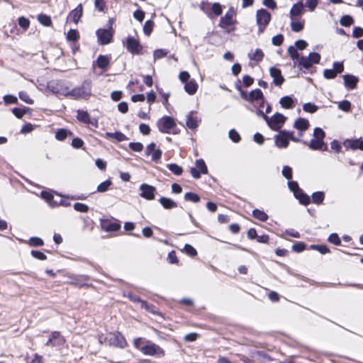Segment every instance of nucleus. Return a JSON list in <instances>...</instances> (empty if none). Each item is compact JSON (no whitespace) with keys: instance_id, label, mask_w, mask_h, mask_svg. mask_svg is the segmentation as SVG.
<instances>
[{"instance_id":"obj_1","label":"nucleus","mask_w":363,"mask_h":363,"mask_svg":"<svg viewBox=\"0 0 363 363\" xmlns=\"http://www.w3.org/2000/svg\"><path fill=\"white\" fill-rule=\"evenodd\" d=\"M133 345L145 355L162 357L165 354L164 350L160 346L141 337L135 339Z\"/></svg>"},{"instance_id":"obj_2","label":"nucleus","mask_w":363,"mask_h":363,"mask_svg":"<svg viewBox=\"0 0 363 363\" xmlns=\"http://www.w3.org/2000/svg\"><path fill=\"white\" fill-rule=\"evenodd\" d=\"M61 94L72 99H86L91 94V82L85 80L80 86L75 87L71 91H68V89L63 90Z\"/></svg>"},{"instance_id":"obj_3","label":"nucleus","mask_w":363,"mask_h":363,"mask_svg":"<svg viewBox=\"0 0 363 363\" xmlns=\"http://www.w3.org/2000/svg\"><path fill=\"white\" fill-rule=\"evenodd\" d=\"M157 127L162 133L177 134V124L173 118L165 116L160 118L157 122Z\"/></svg>"},{"instance_id":"obj_4","label":"nucleus","mask_w":363,"mask_h":363,"mask_svg":"<svg viewBox=\"0 0 363 363\" xmlns=\"http://www.w3.org/2000/svg\"><path fill=\"white\" fill-rule=\"evenodd\" d=\"M272 19L271 14L264 9H261L256 12V23L258 26V33H262Z\"/></svg>"},{"instance_id":"obj_5","label":"nucleus","mask_w":363,"mask_h":363,"mask_svg":"<svg viewBox=\"0 0 363 363\" xmlns=\"http://www.w3.org/2000/svg\"><path fill=\"white\" fill-rule=\"evenodd\" d=\"M264 121L272 130L278 131L285 123L286 117L280 113H276L272 117L264 116Z\"/></svg>"},{"instance_id":"obj_6","label":"nucleus","mask_w":363,"mask_h":363,"mask_svg":"<svg viewBox=\"0 0 363 363\" xmlns=\"http://www.w3.org/2000/svg\"><path fill=\"white\" fill-rule=\"evenodd\" d=\"M113 19H109V29H98L96 32L98 40L101 45H107L112 41L113 33L111 31Z\"/></svg>"},{"instance_id":"obj_7","label":"nucleus","mask_w":363,"mask_h":363,"mask_svg":"<svg viewBox=\"0 0 363 363\" xmlns=\"http://www.w3.org/2000/svg\"><path fill=\"white\" fill-rule=\"evenodd\" d=\"M105 341L111 346L124 348L127 345V342L123 335L118 332H115L109 334L106 338Z\"/></svg>"},{"instance_id":"obj_8","label":"nucleus","mask_w":363,"mask_h":363,"mask_svg":"<svg viewBox=\"0 0 363 363\" xmlns=\"http://www.w3.org/2000/svg\"><path fill=\"white\" fill-rule=\"evenodd\" d=\"M195 165V167H191L190 169L191 176L194 179H199L202 174H206L208 173V168L203 159L196 160Z\"/></svg>"},{"instance_id":"obj_9","label":"nucleus","mask_w":363,"mask_h":363,"mask_svg":"<svg viewBox=\"0 0 363 363\" xmlns=\"http://www.w3.org/2000/svg\"><path fill=\"white\" fill-rule=\"evenodd\" d=\"M289 135H291V131L279 130V134L274 136L276 146L279 148L287 147L289 143Z\"/></svg>"},{"instance_id":"obj_10","label":"nucleus","mask_w":363,"mask_h":363,"mask_svg":"<svg viewBox=\"0 0 363 363\" xmlns=\"http://www.w3.org/2000/svg\"><path fill=\"white\" fill-rule=\"evenodd\" d=\"M235 11L233 7H230L224 16L220 18L219 26L225 28L230 26L234 25L236 21L234 19Z\"/></svg>"},{"instance_id":"obj_11","label":"nucleus","mask_w":363,"mask_h":363,"mask_svg":"<svg viewBox=\"0 0 363 363\" xmlns=\"http://www.w3.org/2000/svg\"><path fill=\"white\" fill-rule=\"evenodd\" d=\"M100 225L102 230L108 233L117 232L121 229V224L111 219H101Z\"/></svg>"},{"instance_id":"obj_12","label":"nucleus","mask_w":363,"mask_h":363,"mask_svg":"<svg viewBox=\"0 0 363 363\" xmlns=\"http://www.w3.org/2000/svg\"><path fill=\"white\" fill-rule=\"evenodd\" d=\"M344 70L342 62H335L333 63V69H326L323 72V76L325 79H332L336 77L337 74H340Z\"/></svg>"},{"instance_id":"obj_13","label":"nucleus","mask_w":363,"mask_h":363,"mask_svg":"<svg viewBox=\"0 0 363 363\" xmlns=\"http://www.w3.org/2000/svg\"><path fill=\"white\" fill-rule=\"evenodd\" d=\"M141 191L140 196L147 200H153L155 197L156 188L150 184L143 183L140 186Z\"/></svg>"},{"instance_id":"obj_14","label":"nucleus","mask_w":363,"mask_h":363,"mask_svg":"<svg viewBox=\"0 0 363 363\" xmlns=\"http://www.w3.org/2000/svg\"><path fill=\"white\" fill-rule=\"evenodd\" d=\"M126 49L127 50L133 54H140L143 47L140 42L133 37H128L126 38Z\"/></svg>"},{"instance_id":"obj_15","label":"nucleus","mask_w":363,"mask_h":363,"mask_svg":"<svg viewBox=\"0 0 363 363\" xmlns=\"http://www.w3.org/2000/svg\"><path fill=\"white\" fill-rule=\"evenodd\" d=\"M145 154L147 155H151L152 160L157 162L161 159L162 152L160 149L156 148V144L155 143H151L147 146Z\"/></svg>"},{"instance_id":"obj_16","label":"nucleus","mask_w":363,"mask_h":363,"mask_svg":"<svg viewBox=\"0 0 363 363\" xmlns=\"http://www.w3.org/2000/svg\"><path fill=\"white\" fill-rule=\"evenodd\" d=\"M259 101V107H263L264 104V98L262 91L259 89L251 91L248 94V101L255 102Z\"/></svg>"},{"instance_id":"obj_17","label":"nucleus","mask_w":363,"mask_h":363,"mask_svg":"<svg viewBox=\"0 0 363 363\" xmlns=\"http://www.w3.org/2000/svg\"><path fill=\"white\" fill-rule=\"evenodd\" d=\"M303 144L308 145L310 149L313 150H323L324 151L328 150L327 145L325 144L324 141L318 138H313L311 140L309 143L303 142Z\"/></svg>"},{"instance_id":"obj_18","label":"nucleus","mask_w":363,"mask_h":363,"mask_svg":"<svg viewBox=\"0 0 363 363\" xmlns=\"http://www.w3.org/2000/svg\"><path fill=\"white\" fill-rule=\"evenodd\" d=\"M83 13V7L80 4L74 9H73L68 15L67 21H72L77 23Z\"/></svg>"},{"instance_id":"obj_19","label":"nucleus","mask_w":363,"mask_h":363,"mask_svg":"<svg viewBox=\"0 0 363 363\" xmlns=\"http://www.w3.org/2000/svg\"><path fill=\"white\" fill-rule=\"evenodd\" d=\"M270 76L273 78V82L276 86H281L284 82V78L281 74V72L279 69L272 67L269 69Z\"/></svg>"},{"instance_id":"obj_20","label":"nucleus","mask_w":363,"mask_h":363,"mask_svg":"<svg viewBox=\"0 0 363 363\" xmlns=\"http://www.w3.org/2000/svg\"><path fill=\"white\" fill-rule=\"evenodd\" d=\"M304 4L301 1L294 4L289 12L291 18L293 20L294 17L302 14L304 12Z\"/></svg>"},{"instance_id":"obj_21","label":"nucleus","mask_w":363,"mask_h":363,"mask_svg":"<svg viewBox=\"0 0 363 363\" xmlns=\"http://www.w3.org/2000/svg\"><path fill=\"white\" fill-rule=\"evenodd\" d=\"M344 85L346 88L350 89H354L357 86V84L359 81L358 78L352 74H345L343 76Z\"/></svg>"},{"instance_id":"obj_22","label":"nucleus","mask_w":363,"mask_h":363,"mask_svg":"<svg viewBox=\"0 0 363 363\" xmlns=\"http://www.w3.org/2000/svg\"><path fill=\"white\" fill-rule=\"evenodd\" d=\"M344 145L347 148L363 150V139L347 140Z\"/></svg>"},{"instance_id":"obj_23","label":"nucleus","mask_w":363,"mask_h":363,"mask_svg":"<svg viewBox=\"0 0 363 363\" xmlns=\"http://www.w3.org/2000/svg\"><path fill=\"white\" fill-rule=\"evenodd\" d=\"M310 126L309 121L303 118H298L294 124V127L299 131H305L308 129Z\"/></svg>"},{"instance_id":"obj_24","label":"nucleus","mask_w":363,"mask_h":363,"mask_svg":"<svg viewBox=\"0 0 363 363\" xmlns=\"http://www.w3.org/2000/svg\"><path fill=\"white\" fill-rule=\"evenodd\" d=\"M50 338L52 340L55 347L62 346L65 342V337L58 331H53L50 333Z\"/></svg>"},{"instance_id":"obj_25","label":"nucleus","mask_w":363,"mask_h":363,"mask_svg":"<svg viewBox=\"0 0 363 363\" xmlns=\"http://www.w3.org/2000/svg\"><path fill=\"white\" fill-rule=\"evenodd\" d=\"M159 202L165 209H172L177 207V203L172 199L167 197L162 196L159 199Z\"/></svg>"},{"instance_id":"obj_26","label":"nucleus","mask_w":363,"mask_h":363,"mask_svg":"<svg viewBox=\"0 0 363 363\" xmlns=\"http://www.w3.org/2000/svg\"><path fill=\"white\" fill-rule=\"evenodd\" d=\"M198 89V84L195 79H190L184 85L185 91L189 95L194 94Z\"/></svg>"},{"instance_id":"obj_27","label":"nucleus","mask_w":363,"mask_h":363,"mask_svg":"<svg viewBox=\"0 0 363 363\" xmlns=\"http://www.w3.org/2000/svg\"><path fill=\"white\" fill-rule=\"evenodd\" d=\"M279 104L284 108L290 109L294 106V101L291 96H285L280 99Z\"/></svg>"},{"instance_id":"obj_28","label":"nucleus","mask_w":363,"mask_h":363,"mask_svg":"<svg viewBox=\"0 0 363 363\" xmlns=\"http://www.w3.org/2000/svg\"><path fill=\"white\" fill-rule=\"evenodd\" d=\"M105 135L106 138H114L118 142H122L128 140V137L120 131H116L115 133L106 132Z\"/></svg>"},{"instance_id":"obj_29","label":"nucleus","mask_w":363,"mask_h":363,"mask_svg":"<svg viewBox=\"0 0 363 363\" xmlns=\"http://www.w3.org/2000/svg\"><path fill=\"white\" fill-rule=\"evenodd\" d=\"M96 63L99 68L105 69L109 65L110 58L106 55H100L98 56Z\"/></svg>"},{"instance_id":"obj_30","label":"nucleus","mask_w":363,"mask_h":363,"mask_svg":"<svg viewBox=\"0 0 363 363\" xmlns=\"http://www.w3.org/2000/svg\"><path fill=\"white\" fill-rule=\"evenodd\" d=\"M294 196L298 199L299 202L301 203V204H303L305 206H307L311 202V199L310 197L306 194H305L302 189H301L299 191H298L297 193H295V195Z\"/></svg>"},{"instance_id":"obj_31","label":"nucleus","mask_w":363,"mask_h":363,"mask_svg":"<svg viewBox=\"0 0 363 363\" xmlns=\"http://www.w3.org/2000/svg\"><path fill=\"white\" fill-rule=\"evenodd\" d=\"M294 196L298 199L299 202L301 203V204H303L305 206H307L311 202V199L310 197L306 194H305L302 189H301L299 191H298L297 193H295V195Z\"/></svg>"},{"instance_id":"obj_32","label":"nucleus","mask_w":363,"mask_h":363,"mask_svg":"<svg viewBox=\"0 0 363 363\" xmlns=\"http://www.w3.org/2000/svg\"><path fill=\"white\" fill-rule=\"evenodd\" d=\"M252 216L256 219H257L260 221H262V222L267 221L269 218L268 215L264 211H261L257 208L254 209L252 211Z\"/></svg>"},{"instance_id":"obj_33","label":"nucleus","mask_w":363,"mask_h":363,"mask_svg":"<svg viewBox=\"0 0 363 363\" xmlns=\"http://www.w3.org/2000/svg\"><path fill=\"white\" fill-rule=\"evenodd\" d=\"M77 118L80 122H82L86 124L90 123V117L89 114L87 113V111L78 110L77 111Z\"/></svg>"},{"instance_id":"obj_34","label":"nucleus","mask_w":363,"mask_h":363,"mask_svg":"<svg viewBox=\"0 0 363 363\" xmlns=\"http://www.w3.org/2000/svg\"><path fill=\"white\" fill-rule=\"evenodd\" d=\"M141 308H144L147 312L151 313L152 314H158V311L157 308L152 304L148 303L145 301H141Z\"/></svg>"},{"instance_id":"obj_35","label":"nucleus","mask_w":363,"mask_h":363,"mask_svg":"<svg viewBox=\"0 0 363 363\" xmlns=\"http://www.w3.org/2000/svg\"><path fill=\"white\" fill-rule=\"evenodd\" d=\"M325 198L323 191H316L312 194V201L315 204H320L323 203Z\"/></svg>"},{"instance_id":"obj_36","label":"nucleus","mask_w":363,"mask_h":363,"mask_svg":"<svg viewBox=\"0 0 363 363\" xmlns=\"http://www.w3.org/2000/svg\"><path fill=\"white\" fill-rule=\"evenodd\" d=\"M192 112H191L186 118V126L190 129H195L198 127V121L196 118H194L191 116Z\"/></svg>"},{"instance_id":"obj_37","label":"nucleus","mask_w":363,"mask_h":363,"mask_svg":"<svg viewBox=\"0 0 363 363\" xmlns=\"http://www.w3.org/2000/svg\"><path fill=\"white\" fill-rule=\"evenodd\" d=\"M167 167L169 171L177 176L181 175L183 172L182 167L175 163L167 164Z\"/></svg>"},{"instance_id":"obj_38","label":"nucleus","mask_w":363,"mask_h":363,"mask_svg":"<svg viewBox=\"0 0 363 363\" xmlns=\"http://www.w3.org/2000/svg\"><path fill=\"white\" fill-rule=\"evenodd\" d=\"M72 133L66 129H60L55 133V138L60 141H63Z\"/></svg>"},{"instance_id":"obj_39","label":"nucleus","mask_w":363,"mask_h":363,"mask_svg":"<svg viewBox=\"0 0 363 363\" xmlns=\"http://www.w3.org/2000/svg\"><path fill=\"white\" fill-rule=\"evenodd\" d=\"M184 199L187 201L198 203L200 201V196L194 192H187L184 194Z\"/></svg>"},{"instance_id":"obj_40","label":"nucleus","mask_w":363,"mask_h":363,"mask_svg":"<svg viewBox=\"0 0 363 363\" xmlns=\"http://www.w3.org/2000/svg\"><path fill=\"white\" fill-rule=\"evenodd\" d=\"M264 57V53L261 49H256V50L252 54H249V57L250 60H255L257 62H260L262 60Z\"/></svg>"},{"instance_id":"obj_41","label":"nucleus","mask_w":363,"mask_h":363,"mask_svg":"<svg viewBox=\"0 0 363 363\" xmlns=\"http://www.w3.org/2000/svg\"><path fill=\"white\" fill-rule=\"evenodd\" d=\"M313 63L310 60L308 57H301L298 60V65L308 69L312 67Z\"/></svg>"},{"instance_id":"obj_42","label":"nucleus","mask_w":363,"mask_h":363,"mask_svg":"<svg viewBox=\"0 0 363 363\" xmlns=\"http://www.w3.org/2000/svg\"><path fill=\"white\" fill-rule=\"evenodd\" d=\"M304 22L298 21H292L291 22V28L294 32H300L303 29Z\"/></svg>"},{"instance_id":"obj_43","label":"nucleus","mask_w":363,"mask_h":363,"mask_svg":"<svg viewBox=\"0 0 363 363\" xmlns=\"http://www.w3.org/2000/svg\"><path fill=\"white\" fill-rule=\"evenodd\" d=\"M79 38V33L75 29H70L67 34V39L69 41H77Z\"/></svg>"},{"instance_id":"obj_44","label":"nucleus","mask_w":363,"mask_h":363,"mask_svg":"<svg viewBox=\"0 0 363 363\" xmlns=\"http://www.w3.org/2000/svg\"><path fill=\"white\" fill-rule=\"evenodd\" d=\"M154 25V22L151 20H148L145 23L143 26V32L146 35L149 36L151 34Z\"/></svg>"},{"instance_id":"obj_45","label":"nucleus","mask_w":363,"mask_h":363,"mask_svg":"<svg viewBox=\"0 0 363 363\" xmlns=\"http://www.w3.org/2000/svg\"><path fill=\"white\" fill-rule=\"evenodd\" d=\"M353 23H354V20H353L352 17L349 15L343 16L340 20V23L342 26H345V27L350 26V25L353 24Z\"/></svg>"},{"instance_id":"obj_46","label":"nucleus","mask_w":363,"mask_h":363,"mask_svg":"<svg viewBox=\"0 0 363 363\" xmlns=\"http://www.w3.org/2000/svg\"><path fill=\"white\" fill-rule=\"evenodd\" d=\"M38 21L45 26H50L52 24V21L50 16L45 14H40L38 16Z\"/></svg>"},{"instance_id":"obj_47","label":"nucleus","mask_w":363,"mask_h":363,"mask_svg":"<svg viewBox=\"0 0 363 363\" xmlns=\"http://www.w3.org/2000/svg\"><path fill=\"white\" fill-rule=\"evenodd\" d=\"M287 52L293 60H299L300 58L298 50L294 46H289Z\"/></svg>"},{"instance_id":"obj_48","label":"nucleus","mask_w":363,"mask_h":363,"mask_svg":"<svg viewBox=\"0 0 363 363\" xmlns=\"http://www.w3.org/2000/svg\"><path fill=\"white\" fill-rule=\"evenodd\" d=\"M111 184L112 182L110 179L106 180L97 186V191L101 193L106 192Z\"/></svg>"},{"instance_id":"obj_49","label":"nucleus","mask_w":363,"mask_h":363,"mask_svg":"<svg viewBox=\"0 0 363 363\" xmlns=\"http://www.w3.org/2000/svg\"><path fill=\"white\" fill-rule=\"evenodd\" d=\"M28 109V108L26 107H24L23 108L15 107L12 109V113L16 118H21L25 115Z\"/></svg>"},{"instance_id":"obj_50","label":"nucleus","mask_w":363,"mask_h":363,"mask_svg":"<svg viewBox=\"0 0 363 363\" xmlns=\"http://www.w3.org/2000/svg\"><path fill=\"white\" fill-rule=\"evenodd\" d=\"M318 108L316 105L311 103H306L303 106V111L310 113L316 112Z\"/></svg>"},{"instance_id":"obj_51","label":"nucleus","mask_w":363,"mask_h":363,"mask_svg":"<svg viewBox=\"0 0 363 363\" xmlns=\"http://www.w3.org/2000/svg\"><path fill=\"white\" fill-rule=\"evenodd\" d=\"M28 243L30 246H33V247H40V246L43 245V244H44L43 240L41 238H38V237L30 238Z\"/></svg>"},{"instance_id":"obj_52","label":"nucleus","mask_w":363,"mask_h":363,"mask_svg":"<svg viewBox=\"0 0 363 363\" xmlns=\"http://www.w3.org/2000/svg\"><path fill=\"white\" fill-rule=\"evenodd\" d=\"M338 108L344 111H350L351 109V103L347 100H343L338 103Z\"/></svg>"},{"instance_id":"obj_53","label":"nucleus","mask_w":363,"mask_h":363,"mask_svg":"<svg viewBox=\"0 0 363 363\" xmlns=\"http://www.w3.org/2000/svg\"><path fill=\"white\" fill-rule=\"evenodd\" d=\"M19 98L24 102H26L28 104H33V100L30 98L28 94L23 91H21L18 93Z\"/></svg>"},{"instance_id":"obj_54","label":"nucleus","mask_w":363,"mask_h":363,"mask_svg":"<svg viewBox=\"0 0 363 363\" xmlns=\"http://www.w3.org/2000/svg\"><path fill=\"white\" fill-rule=\"evenodd\" d=\"M229 138L234 143L240 142L241 138L240 134L234 129H231L228 133Z\"/></svg>"},{"instance_id":"obj_55","label":"nucleus","mask_w":363,"mask_h":363,"mask_svg":"<svg viewBox=\"0 0 363 363\" xmlns=\"http://www.w3.org/2000/svg\"><path fill=\"white\" fill-rule=\"evenodd\" d=\"M306 245L302 242H296L292 245V250L296 252H301L306 249Z\"/></svg>"},{"instance_id":"obj_56","label":"nucleus","mask_w":363,"mask_h":363,"mask_svg":"<svg viewBox=\"0 0 363 363\" xmlns=\"http://www.w3.org/2000/svg\"><path fill=\"white\" fill-rule=\"evenodd\" d=\"M281 174L283 177L288 180H290L292 178V168L289 166H284Z\"/></svg>"},{"instance_id":"obj_57","label":"nucleus","mask_w":363,"mask_h":363,"mask_svg":"<svg viewBox=\"0 0 363 363\" xmlns=\"http://www.w3.org/2000/svg\"><path fill=\"white\" fill-rule=\"evenodd\" d=\"M288 186L290 191L294 193V195H295V193H297L301 190L298 182L295 181H289Z\"/></svg>"},{"instance_id":"obj_58","label":"nucleus","mask_w":363,"mask_h":363,"mask_svg":"<svg viewBox=\"0 0 363 363\" xmlns=\"http://www.w3.org/2000/svg\"><path fill=\"white\" fill-rule=\"evenodd\" d=\"M211 11L216 16H220L223 12L222 6L219 3H213L211 5Z\"/></svg>"},{"instance_id":"obj_59","label":"nucleus","mask_w":363,"mask_h":363,"mask_svg":"<svg viewBox=\"0 0 363 363\" xmlns=\"http://www.w3.org/2000/svg\"><path fill=\"white\" fill-rule=\"evenodd\" d=\"M313 138L323 140L325 133L320 128H315L313 130Z\"/></svg>"},{"instance_id":"obj_60","label":"nucleus","mask_w":363,"mask_h":363,"mask_svg":"<svg viewBox=\"0 0 363 363\" xmlns=\"http://www.w3.org/2000/svg\"><path fill=\"white\" fill-rule=\"evenodd\" d=\"M74 208L79 212L86 213L89 211V206L82 203H75Z\"/></svg>"},{"instance_id":"obj_61","label":"nucleus","mask_w":363,"mask_h":363,"mask_svg":"<svg viewBox=\"0 0 363 363\" xmlns=\"http://www.w3.org/2000/svg\"><path fill=\"white\" fill-rule=\"evenodd\" d=\"M129 147L134 152H140L143 150V145L141 143H130Z\"/></svg>"},{"instance_id":"obj_62","label":"nucleus","mask_w":363,"mask_h":363,"mask_svg":"<svg viewBox=\"0 0 363 363\" xmlns=\"http://www.w3.org/2000/svg\"><path fill=\"white\" fill-rule=\"evenodd\" d=\"M3 99L6 104H17L18 102L17 97L11 94L5 95Z\"/></svg>"},{"instance_id":"obj_63","label":"nucleus","mask_w":363,"mask_h":363,"mask_svg":"<svg viewBox=\"0 0 363 363\" xmlns=\"http://www.w3.org/2000/svg\"><path fill=\"white\" fill-rule=\"evenodd\" d=\"M328 241L335 245H340L341 240L337 233H332L328 237Z\"/></svg>"},{"instance_id":"obj_64","label":"nucleus","mask_w":363,"mask_h":363,"mask_svg":"<svg viewBox=\"0 0 363 363\" xmlns=\"http://www.w3.org/2000/svg\"><path fill=\"white\" fill-rule=\"evenodd\" d=\"M184 252L191 256L194 257L197 255V252L194 247H193L191 245L186 244L184 247Z\"/></svg>"}]
</instances>
